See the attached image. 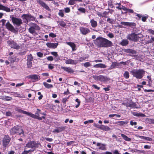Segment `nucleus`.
Returning <instances> with one entry per match:
<instances>
[{"label":"nucleus","instance_id":"obj_1","mask_svg":"<svg viewBox=\"0 0 154 154\" xmlns=\"http://www.w3.org/2000/svg\"><path fill=\"white\" fill-rule=\"evenodd\" d=\"M94 43L100 47L108 48L112 45V42L107 39L102 37H99L94 41Z\"/></svg>","mask_w":154,"mask_h":154},{"label":"nucleus","instance_id":"obj_2","mask_svg":"<svg viewBox=\"0 0 154 154\" xmlns=\"http://www.w3.org/2000/svg\"><path fill=\"white\" fill-rule=\"evenodd\" d=\"M130 72L134 77L139 79H141L145 74V71L143 69H134L132 70Z\"/></svg>","mask_w":154,"mask_h":154},{"label":"nucleus","instance_id":"obj_3","mask_svg":"<svg viewBox=\"0 0 154 154\" xmlns=\"http://www.w3.org/2000/svg\"><path fill=\"white\" fill-rule=\"evenodd\" d=\"M41 110L39 109H37V111L35 113V114H32L30 112V114H29V116L34 118L38 119L39 120H42L43 119H45V118L44 116H42L41 117H39L40 115L45 116V114L44 113H42L41 112Z\"/></svg>","mask_w":154,"mask_h":154},{"label":"nucleus","instance_id":"obj_4","mask_svg":"<svg viewBox=\"0 0 154 154\" xmlns=\"http://www.w3.org/2000/svg\"><path fill=\"white\" fill-rule=\"evenodd\" d=\"M10 133L12 134H14L16 133H19L20 135L22 134L23 135V131L21 128L18 126H14L10 130Z\"/></svg>","mask_w":154,"mask_h":154},{"label":"nucleus","instance_id":"obj_5","mask_svg":"<svg viewBox=\"0 0 154 154\" xmlns=\"http://www.w3.org/2000/svg\"><path fill=\"white\" fill-rule=\"evenodd\" d=\"M23 22L27 23L28 21L35 20V17L30 14H23L21 16Z\"/></svg>","mask_w":154,"mask_h":154},{"label":"nucleus","instance_id":"obj_6","mask_svg":"<svg viewBox=\"0 0 154 154\" xmlns=\"http://www.w3.org/2000/svg\"><path fill=\"white\" fill-rule=\"evenodd\" d=\"M143 37V35L140 34H136L135 33H132L128 35V38L134 42L138 41L140 38Z\"/></svg>","mask_w":154,"mask_h":154},{"label":"nucleus","instance_id":"obj_7","mask_svg":"<svg viewBox=\"0 0 154 154\" xmlns=\"http://www.w3.org/2000/svg\"><path fill=\"white\" fill-rule=\"evenodd\" d=\"M40 29V27L37 24L32 23L31 26L28 29V31L30 33L33 34L36 33V30L39 31Z\"/></svg>","mask_w":154,"mask_h":154},{"label":"nucleus","instance_id":"obj_8","mask_svg":"<svg viewBox=\"0 0 154 154\" xmlns=\"http://www.w3.org/2000/svg\"><path fill=\"white\" fill-rule=\"evenodd\" d=\"M37 2L41 7L50 12H51V10L49 6L42 0H37Z\"/></svg>","mask_w":154,"mask_h":154},{"label":"nucleus","instance_id":"obj_9","mask_svg":"<svg viewBox=\"0 0 154 154\" xmlns=\"http://www.w3.org/2000/svg\"><path fill=\"white\" fill-rule=\"evenodd\" d=\"M40 145L39 143H37L35 141H31L26 144V146L25 147V149H26L28 148H34V149H35V148H37L38 145Z\"/></svg>","mask_w":154,"mask_h":154},{"label":"nucleus","instance_id":"obj_10","mask_svg":"<svg viewBox=\"0 0 154 154\" xmlns=\"http://www.w3.org/2000/svg\"><path fill=\"white\" fill-rule=\"evenodd\" d=\"M93 78L95 80L100 81L101 82H107L109 80V79L106 77L103 76L102 75H100L98 76L94 75Z\"/></svg>","mask_w":154,"mask_h":154},{"label":"nucleus","instance_id":"obj_11","mask_svg":"<svg viewBox=\"0 0 154 154\" xmlns=\"http://www.w3.org/2000/svg\"><path fill=\"white\" fill-rule=\"evenodd\" d=\"M8 45L11 48H19L20 46L13 40H8L7 41Z\"/></svg>","mask_w":154,"mask_h":154},{"label":"nucleus","instance_id":"obj_12","mask_svg":"<svg viewBox=\"0 0 154 154\" xmlns=\"http://www.w3.org/2000/svg\"><path fill=\"white\" fill-rule=\"evenodd\" d=\"M11 20L12 23L18 26H20L22 24V20L21 19L18 18L14 17H12L11 18Z\"/></svg>","mask_w":154,"mask_h":154},{"label":"nucleus","instance_id":"obj_13","mask_svg":"<svg viewBox=\"0 0 154 154\" xmlns=\"http://www.w3.org/2000/svg\"><path fill=\"white\" fill-rule=\"evenodd\" d=\"M11 140L10 138L8 136H5L3 139V145L5 147L8 144Z\"/></svg>","mask_w":154,"mask_h":154},{"label":"nucleus","instance_id":"obj_14","mask_svg":"<svg viewBox=\"0 0 154 154\" xmlns=\"http://www.w3.org/2000/svg\"><path fill=\"white\" fill-rule=\"evenodd\" d=\"M79 29L81 33L82 34L85 35L89 33L90 32L89 29L85 27H80Z\"/></svg>","mask_w":154,"mask_h":154},{"label":"nucleus","instance_id":"obj_15","mask_svg":"<svg viewBox=\"0 0 154 154\" xmlns=\"http://www.w3.org/2000/svg\"><path fill=\"white\" fill-rule=\"evenodd\" d=\"M121 24L122 25L125 26H128L133 28L135 27L136 25V23L134 22H121Z\"/></svg>","mask_w":154,"mask_h":154},{"label":"nucleus","instance_id":"obj_16","mask_svg":"<svg viewBox=\"0 0 154 154\" xmlns=\"http://www.w3.org/2000/svg\"><path fill=\"white\" fill-rule=\"evenodd\" d=\"M5 26L7 29L12 32H14L15 30L14 27L9 22H8L6 23Z\"/></svg>","mask_w":154,"mask_h":154},{"label":"nucleus","instance_id":"obj_17","mask_svg":"<svg viewBox=\"0 0 154 154\" xmlns=\"http://www.w3.org/2000/svg\"><path fill=\"white\" fill-rule=\"evenodd\" d=\"M28 77L29 79L34 80L35 81H38L40 79V77L38 75L36 74L31 75L28 76Z\"/></svg>","mask_w":154,"mask_h":154},{"label":"nucleus","instance_id":"obj_18","mask_svg":"<svg viewBox=\"0 0 154 154\" xmlns=\"http://www.w3.org/2000/svg\"><path fill=\"white\" fill-rule=\"evenodd\" d=\"M46 44L47 47L50 48H56L58 45L57 43L51 42H47Z\"/></svg>","mask_w":154,"mask_h":154},{"label":"nucleus","instance_id":"obj_19","mask_svg":"<svg viewBox=\"0 0 154 154\" xmlns=\"http://www.w3.org/2000/svg\"><path fill=\"white\" fill-rule=\"evenodd\" d=\"M78 61L76 60H73L71 59H69L65 61V63L66 64H76L78 63Z\"/></svg>","mask_w":154,"mask_h":154},{"label":"nucleus","instance_id":"obj_20","mask_svg":"<svg viewBox=\"0 0 154 154\" xmlns=\"http://www.w3.org/2000/svg\"><path fill=\"white\" fill-rule=\"evenodd\" d=\"M61 68L64 70L65 71L69 73H73L74 72L73 70L70 67H66L64 66H61Z\"/></svg>","mask_w":154,"mask_h":154},{"label":"nucleus","instance_id":"obj_21","mask_svg":"<svg viewBox=\"0 0 154 154\" xmlns=\"http://www.w3.org/2000/svg\"><path fill=\"white\" fill-rule=\"evenodd\" d=\"M97 146H99V149L102 150H106V145L104 144H101L100 143H97Z\"/></svg>","mask_w":154,"mask_h":154},{"label":"nucleus","instance_id":"obj_22","mask_svg":"<svg viewBox=\"0 0 154 154\" xmlns=\"http://www.w3.org/2000/svg\"><path fill=\"white\" fill-rule=\"evenodd\" d=\"M118 8L120 9H122L123 11H126V12L132 13H134V11L131 9L126 8V7H123L122 8H120L119 7H117Z\"/></svg>","mask_w":154,"mask_h":154},{"label":"nucleus","instance_id":"obj_23","mask_svg":"<svg viewBox=\"0 0 154 154\" xmlns=\"http://www.w3.org/2000/svg\"><path fill=\"white\" fill-rule=\"evenodd\" d=\"M91 25L93 28L96 27L97 25V21H95L94 19H92L90 21Z\"/></svg>","mask_w":154,"mask_h":154},{"label":"nucleus","instance_id":"obj_24","mask_svg":"<svg viewBox=\"0 0 154 154\" xmlns=\"http://www.w3.org/2000/svg\"><path fill=\"white\" fill-rule=\"evenodd\" d=\"M100 129L106 131H108L110 130V128L108 126L103 125H101L100 127Z\"/></svg>","mask_w":154,"mask_h":154},{"label":"nucleus","instance_id":"obj_25","mask_svg":"<svg viewBox=\"0 0 154 154\" xmlns=\"http://www.w3.org/2000/svg\"><path fill=\"white\" fill-rule=\"evenodd\" d=\"M106 66L102 63H99L96 64L94 65V67L95 68H106Z\"/></svg>","mask_w":154,"mask_h":154},{"label":"nucleus","instance_id":"obj_26","mask_svg":"<svg viewBox=\"0 0 154 154\" xmlns=\"http://www.w3.org/2000/svg\"><path fill=\"white\" fill-rule=\"evenodd\" d=\"M137 137H139L141 139L145 140L148 141H151L152 140V139L151 138L148 137H146L139 135L137 136Z\"/></svg>","mask_w":154,"mask_h":154},{"label":"nucleus","instance_id":"obj_27","mask_svg":"<svg viewBox=\"0 0 154 154\" xmlns=\"http://www.w3.org/2000/svg\"><path fill=\"white\" fill-rule=\"evenodd\" d=\"M65 129V127H59L57 129L54 130L53 132H56L57 133H58L64 130Z\"/></svg>","mask_w":154,"mask_h":154},{"label":"nucleus","instance_id":"obj_28","mask_svg":"<svg viewBox=\"0 0 154 154\" xmlns=\"http://www.w3.org/2000/svg\"><path fill=\"white\" fill-rule=\"evenodd\" d=\"M125 51L128 53L131 54H135L136 53V51H135L130 49H125Z\"/></svg>","mask_w":154,"mask_h":154},{"label":"nucleus","instance_id":"obj_29","mask_svg":"<svg viewBox=\"0 0 154 154\" xmlns=\"http://www.w3.org/2000/svg\"><path fill=\"white\" fill-rule=\"evenodd\" d=\"M17 111V112L21 113H23V114H26L28 116H29V114H30V112H27L26 111H24L22 109H17L16 110Z\"/></svg>","mask_w":154,"mask_h":154},{"label":"nucleus","instance_id":"obj_30","mask_svg":"<svg viewBox=\"0 0 154 154\" xmlns=\"http://www.w3.org/2000/svg\"><path fill=\"white\" fill-rule=\"evenodd\" d=\"M78 1L79 2H82V0H69L68 4L70 5H72L76 3L75 2Z\"/></svg>","mask_w":154,"mask_h":154},{"label":"nucleus","instance_id":"obj_31","mask_svg":"<svg viewBox=\"0 0 154 154\" xmlns=\"http://www.w3.org/2000/svg\"><path fill=\"white\" fill-rule=\"evenodd\" d=\"M128 123V122L119 121L116 122V124L119 125H124L127 124Z\"/></svg>","mask_w":154,"mask_h":154},{"label":"nucleus","instance_id":"obj_32","mask_svg":"<svg viewBox=\"0 0 154 154\" xmlns=\"http://www.w3.org/2000/svg\"><path fill=\"white\" fill-rule=\"evenodd\" d=\"M26 150V149H24V151L22 152V154H27L28 153L31 154V152H33L35 149H31L28 150Z\"/></svg>","mask_w":154,"mask_h":154},{"label":"nucleus","instance_id":"obj_33","mask_svg":"<svg viewBox=\"0 0 154 154\" xmlns=\"http://www.w3.org/2000/svg\"><path fill=\"white\" fill-rule=\"evenodd\" d=\"M121 136L126 141H130L131 140V138L128 137L127 136L123 134H122Z\"/></svg>","mask_w":154,"mask_h":154},{"label":"nucleus","instance_id":"obj_34","mask_svg":"<svg viewBox=\"0 0 154 154\" xmlns=\"http://www.w3.org/2000/svg\"><path fill=\"white\" fill-rule=\"evenodd\" d=\"M133 114L136 116H142L143 117H145V115L142 113H137L136 112H134Z\"/></svg>","mask_w":154,"mask_h":154},{"label":"nucleus","instance_id":"obj_35","mask_svg":"<svg viewBox=\"0 0 154 154\" xmlns=\"http://www.w3.org/2000/svg\"><path fill=\"white\" fill-rule=\"evenodd\" d=\"M43 85L45 87L47 88H51L53 87V85H52L49 84L46 82H44Z\"/></svg>","mask_w":154,"mask_h":154},{"label":"nucleus","instance_id":"obj_36","mask_svg":"<svg viewBox=\"0 0 154 154\" xmlns=\"http://www.w3.org/2000/svg\"><path fill=\"white\" fill-rule=\"evenodd\" d=\"M2 99L4 100L10 101L12 99V98L10 97L5 96L3 97Z\"/></svg>","mask_w":154,"mask_h":154},{"label":"nucleus","instance_id":"obj_37","mask_svg":"<svg viewBox=\"0 0 154 154\" xmlns=\"http://www.w3.org/2000/svg\"><path fill=\"white\" fill-rule=\"evenodd\" d=\"M67 44L70 46L72 48H75V45L74 43L72 42H66Z\"/></svg>","mask_w":154,"mask_h":154},{"label":"nucleus","instance_id":"obj_38","mask_svg":"<svg viewBox=\"0 0 154 154\" xmlns=\"http://www.w3.org/2000/svg\"><path fill=\"white\" fill-rule=\"evenodd\" d=\"M128 44V41L127 40H123L121 42V44L123 46H125Z\"/></svg>","mask_w":154,"mask_h":154},{"label":"nucleus","instance_id":"obj_39","mask_svg":"<svg viewBox=\"0 0 154 154\" xmlns=\"http://www.w3.org/2000/svg\"><path fill=\"white\" fill-rule=\"evenodd\" d=\"M146 120L149 124H154V119H146Z\"/></svg>","mask_w":154,"mask_h":154},{"label":"nucleus","instance_id":"obj_40","mask_svg":"<svg viewBox=\"0 0 154 154\" xmlns=\"http://www.w3.org/2000/svg\"><path fill=\"white\" fill-rule=\"evenodd\" d=\"M123 76L126 79H128L129 77V72L127 71H125L123 74Z\"/></svg>","mask_w":154,"mask_h":154},{"label":"nucleus","instance_id":"obj_41","mask_svg":"<svg viewBox=\"0 0 154 154\" xmlns=\"http://www.w3.org/2000/svg\"><path fill=\"white\" fill-rule=\"evenodd\" d=\"M117 64L116 62H112V64L110 66V68L109 69H111L115 68L116 67V66L117 65Z\"/></svg>","mask_w":154,"mask_h":154},{"label":"nucleus","instance_id":"obj_42","mask_svg":"<svg viewBox=\"0 0 154 154\" xmlns=\"http://www.w3.org/2000/svg\"><path fill=\"white\" fill-rule=\"evenodd\" d=\"M2 10L8 12L10 11V9L9 8L4 6H3Z\"/></svg>","mask_w":154,"mask_h":154},{"label":"nucleus","instance_id":"obj_43","mask_svg":"<svg viewBox=\"0 0 154 154\" xmlns=\"http://www.w3.org/2000/svg\"><path fill=\"white\" fill-rule=\"evenodd\" d=\"M59 25L63 27H64L66 26V23L63 21H60L59 22Z\"/></svg>","mask_w":154,"mask_h":154},{"label":"nucleus","instance_id":"obj_44","mask_svg":"<svg viewBox=\"0 0 154 154\" xmlns=\"http://www.w3.org/2000/svg\"><path fill=\"white\" fill-rule=\"evenodd\" d=\"M78 10L80 12L83 13H85L86 12L85 9L83 8L80 7L78 9Z\"/></svg>","mask_w":154,"mask_h":154},{"label":"nucleus","instance_id":"obj_45","mask_svg":"<svg viewBox=\"0 0 154 154\" xmlns=\"http://www.w3.org/2000/svg\"><path fill=\"white\" fill-rule=\"evenodd\" d=\"M27 65L28 68H31L32 66V61H27Z\"/></svg>","mask_w":154,"mask_h":154},{"label":"nucleus","instance_id":"obj_46","mask_svg":"<svg viewBox=\"0 0 154 154\" xmlns=\"http://www.w3.org/2000/svg\"><path fill=\"white\" fill-rule=\"evenodd\" d=\"M107 21L109 23L111 24H113L114 23V21L112 19L110 18H108L107 20Z\"/></svg>","mask_w":154,"mask_h":154},{"label":"nucleus","instance_id":"obj_47","mask_svg":"<svg viewBox=\"0 0 154 154\" xmlns=\"http://www.w3.org/2000/svg\"><path fill=\"white\" fill-rule=\"evenodd\" d=\"M33 59V57L31 54L29 55L27 57V61H32Z\"/></svg>","mask_w":154,"mask_h":154},{"label":"nucleus","instance_id":"obj_48","mask_svg":"<svg viewBox=\"0 0 154 154\" xmlns=\"http://www.w3.org/2000/svg\"><path fill=\"white\" fill-rule=\"evenodd\" d=\"M128 106H129L130 107L134 108L136 106V104L134 102H131Z\"/></svg>","mask_w":154,"mask_h":154},{"label":"nucleus","instance_id":"obj_49","mask_svg":"<svg viewBox=\"0 0 154 154\" xmlns=\"http://www.w3.org/2000/svg\"><path fill=\"white\" fill-rule=\"evenodd\" d=\"M58 15L61 17H64V14L62 10H60L58 13Z\"/></svg>","mask_w":154,"mask_h":154},{"label":"nucleus","instance_id":"obj_50","mask_svg":"<svg viewBox=\"0 0 154 154\" xmlns=\"http://www.w3.org/2000/svg\"><path fill=\"white\" fill-rule=\"evenodd\" d=\"M8 60L12 63H14V62H15L16 60L15 58L12 57H9L8 58Z\"/></svg>","mask_w":154,"mask_h":154},{"label":"nucleus","instance_id":"obj_51","mask_svg":"<svg viewBox=\"0 0 154 154\" xmlns=\"http://www.w3.org/2000/svg\"><path fill=\"white\" fill-rule=\"evenodd\" d=\"M49 36L52 38H54L56 37V35L53 32H51L49 34Z\"/></svg>","mask_w":154,"mask_h":154},{"label":"nucleus","instance_id":"obj_52","mask_svg":"<svg viewBox=\"0 0 154 154\" xmlns=\"http://www.w3.org/2000/svg\"><path fill=\"white\" fill-rule=\"evenodd\" d=\"M75 101L77 102L78 104L77 105H76L75 107L76 108H77L80 105V101L79 100V99L78 98H77L75 99Z\"/></svg>","mask_w":154,"mask_h":154},{"label":"nucleus","instance_id":"obj_53","mask_svg":"<svg viewBox=\"0 0 154 154\" xmlns=\"http://www.w3.org/2000/svg\"><path fill=\"white\" fill-rule=\"evenodd\" d=\"M13 95L15 97H21L20 94L17 92H14L13 94Z\"/></svg>","mask_w":154,"mask_h":154},{"label":"nucleus","instance_id":"obj_54","mask_svg":"<svg viewBox=\"0 0 154 154\" xmlns=\"http://www.w3.org/2000/svg\"><path fill=\"white\" fill-rule=\"evenodd\" d=\"M91 65V64L89 62H87L84 63V66L86 67H87L88 66H90Z\"/></svg>","mask_w":154,"mask_h":154},{"label":"nucleus","instance_id":"obj_55","mask_svg":"<svg viewBox=\"0 0 154 154\" xmlns=\"http://www.w3.org/2000/svg\"><path fill=\"white\" fill-rule=\"evenodd\" d=\"M65 12L66 13H68L70 12V9L69 7H66L64 8Z\"/></svg>","mask_w":154,"mask_h":154},{"label":"nucleus","instance_id":"obj_56","mask_svg":"<svg viewBox=\"0 0 154 154\" xmlns=\"http://www.w3.org/2000/svg\"><path fill=\"white\" fill-rule=\"evenodd\" d=\"M97 14L99 17H103L105 18H106L107 17H105V15H103V14L100 12H98Z\"/></svg>","mask_w":154,"mask_h":154},{"label":"nucleus","instance_id":"obj_57","mask_svg":"<svg viewBox=\"0 0 154 154\" xmlns=\"http://www.w3.org/2000/svg\"><path fill=\"white\" fill-rule=\"evenodd\" d=\"M107 35L110 38H113L114 37V35L112 33H109Z\"/></svg>","mask_w":154,"mask_h":154},{"label":"nucleus","instance_id":"obj_58","mask_svg":"<svg viewBox=\"0 0 154 154\" xmlns=\"http://www.w3.org/2000/svg\"><path fill=\"white\" fill-rule=\"evenodd\" d=\"M130 62L129 60H128L126 62H120V64H122L124 65H125L126 64H128L127 63H128Z\"/></svg>","mask_w":154,"mask_h":154},{"label":"nucleus","instance_id":"obj_59","mask_svg":"<svg viewBox=\"0 0 154 154\" xmlns=\"http://www.w3.org/2000/svg\"><path fill=\"white\" fill-rule=\"evenodd\" d=\"M94 126L100 129V127H101V125H100L96 123H94L93 125Z\"/></svg>","mask_w":154,"mask_h":154},{"label":"nucleus","instance_id":"obj_60","mask_svg":"<svg viewBox=\"0 0 154 154\" xmlns=\"http://www.w3.org/2000/svg\"><path fill=\"white\" fill-rule=\"evenodd\" d=\"M88 58V57H85V58L80 57L79 59V61L80 62H82V61H83L85 59Z\"/></svg>","mask_w":154,"mask_h":154},{"label":"nucleus","instance_id":"obj_61","mask_svg":"<svg viewBox=\"0 0 154 154\" xmlns=\"http://www.w3.org/2000/svg\"><path fill=\"white\" fill-rule=\"evenodd\" d=\"M147 18V17H146V16H143L142 17L141 20L143 22H145Z\"/></svg>","mask_w":154,"mask_h":154},{"label":"nucleus","instance_id":"obj_62","mask_svg":"<svg viewBox=\"0 0 154 154\" xmlns=\"http://www.w3.org/2000/svg\"><path fill=\"white\" fill-rule=\"evenodd\" d=\"M151 146L148 145H145L144 146V148L145 149H150L151 148Z\"/></svg>","mask_w":154,"mask_h":154},{"label":"nucleus","instance_id":"obj_63","mask_svg":"<svg viewBox=\"0 0 154 154\" xmlns=\"http://www.w3.org/2000/svg\"><path fill=\"white\" fill-rule=\"evenodd\" d=\"M47 59L48 60L52 61L53 60V58L52 56H49L47 58Z\"/></svg>","mask_w":154,"mask_h":154},{"label":"nucleus","instance_id":"obj_64","mask_svg":"<svg viewBox=\"0 0 154 154\" xmlns=\"http://www.w3.org/2000/svg\"><path fill=\"white\" fill-rule=\"evenodd\" d=\"M48 68L51 69H52L54 68V66L51 64H49L48 65Z\"/></svg>","mask_w":154,"mask_h":154}]
</instances>
